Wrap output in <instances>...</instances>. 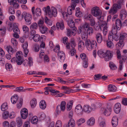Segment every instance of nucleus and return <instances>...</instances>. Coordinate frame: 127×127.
Listing matches in <instances>:
<instances>
[{
	"instance_id": "obj_1",
	"label": "nucleus",
	"mask_w": 127,
	"mask_h": 127,
	"mask_svg": "<svg viewBox=\"0 0 127 127\" xmlns=\"http://www.w3.org/2000/svg\"><path fill=\"white\" fill-rule=\"evenodd\" d=\"M43 10L44 12L47 16L49 18L56 17L57 14V11L54 7H51V8L49 6L43 7Z\"/></svg>"
},
{
	"instance_id": "obj_2",
	"label": "nucleus",
	"mask_w": 127,
	"mask_h": 127,
	"mask_svg": "<svg viewBox=\"0 0 127 127\" xmlns=\"http://www.w3.org/2000/svg\"><path fill=\"white\" fill-rule=\"evenodd\" d=\"M79 30L80 32H83L84 33L81 36L83 40L86 41V43L87 42V23L85 22L82 26H81L79 28Z\"/></svg>"
},
{
	"instance_id": "obj_3",
	"label": "nucleus",
	"mask_w": 127,
	"mask_h": 127,
	"mask_svg": "<svg viewBox=\"0 0 127 127\" xmlns=\"http://www.w3.org/2000/svg\"><path fill=\"white\" fill-rule=\"evenodd\" d=\"M127 38V34L126 33L121 32L120 34L119 40L117 44V46L123 47L124 45V40Z\"/></svg>"
},
{
	"instance_id": "obj_4",
	"label": "nucleus",
	"mask_w": 127,
	"mask_h": 127,
	"mask_svg": "<svg viewBox=\"0 0 127 127\" xmlns=\"http://www.w3.org/2000/svg\"><path fill=\"white\" fill-rule=\"evenodd\" d=\"M66 104L65 102L64 101H62L61 102L60 105H59L57 106L56 111L58 114L61 113V110L62 111H64L65 109Z\"/></svg>"
},
{
	"instance_id": "obj_5",
	"label": "nucleus",
	"mask_w": 127,
	"mask_h": 127,
	"mask_svg": "<svg viewBox=\"0 0 127 127\" xmlns=\"http://www.w3.org/2000/svg\"><path fill=\"white\" fill-rule=\"evenodd\" d=\"M91 10L92 14L94 16L97 17L101 15V11L98 7L95 6L93 7L91 9Z\"/></svg>"
},
{
	"instance_id": "obj_6",
	"label": "nucleus",
	"mask_w": 127,
	"mask_h": 127,
	"mask_svg": "<svg viewBox=\"0 0 127 127\" xmlns=\"http://www.w3.org/2000/svg\"><path fill=\"white\" fill-rule=\"evenodd\" d=\"M95 24V18L91 14L88 15V26L94 27Z\"/></svg>"
},
{
	"instance_id": "obj_7",
	"label": "nucleus",
	"mask_w": 127,
	"mask_h": 127,
	"mask_svg": "<svg viewBox=\"0 0 127 127\" xmlns=\"http://www.w3.org/2000/svg\"><path fill=\"white\" fill-rule=\"evenodd\" d=\"M23 14L24 19L27 24H30L31 23V20L32 19L31 14L26 12H24Z\"/></svg>"
},
{
	"instance_id": "obj_8",
	"label": "nucleus",
	"mask_w": 127,
	"mask_h": 127,
	"mask_svg": "<svg viewBox=\"0 0 127 127\" xmlns=\"http://www.w3.org/2000/svg\"><path fill=\"white\" fill-rule=\"evenodd\" d=\"M97 46V44L95 41L92 40L91 41L89 39H88V47L89 48V50H91L94 48H95Z\"/></svg>"
},
{
	"instance_id": "obj_9",
	"label": "nucleus",
	"mask_w": 127,
	"mask_h": 127,
	"mask_svg": "<svg viewBox=\"0 0 127 127\" xmlns=\"http://www.w3.org/2000/svg\"><path fill=\"white\" fill-rule=\"evenodd\" d=\"M61 89L64 91V93L67 94H69L71 92L73 93L76 92L80 90L79 89H77L76 90H70L69 88L65 86H62Z\"/></svg>"
},
{
	"instance_id": "obj_10",
	"label": "nucleus",
	"mask_w": 127,
	"mask_h": 127,
	"mask_svg": "<svg viewBox=\"0 0 127 127\" xmlns=\"http://www.w3.org/2000/svg\"><path fill=\"white\" fill-rule=\"evenodd\" d=\"M20 114L21 118L23 119H25L28 115V111L26 108L22 109L20 111Z\"/></svg>"
},
{
	"instance_id": "obj_11",
	"label": "nucleus",
	"mask_w": 127,
	"mask_h": 127,
	"mask_svg": "<svg viewBox=\"0 0 127 127\" xmlns=\"http://www.w3.org/2000/svg\"><path fill=\"white\" fill-rule=\"evenodd\" d=\"M112 111L111 108L109 107V108L106 109L103 107H102L101 108V111L103 113L104 115L106 116H108L111 114V112Z\"/></svg>"
},
{
	"instance_id": "obj_12",
	"label": "nucleus",
	"mask_w": 127,
	"mask_h": 127,
	"mask_svg": "<svg viewBox=\"0 0 127 127\" xmlns=\"http://www.w3.org/2000/svg\"><path fill=\"white\" fill-rule=\"evenodd\" d=\"M106 57L105 60L106 61H108L110 60L113 56V52L109 50H107L105 52Z\"/></svg>"
},
{
	"instance_id": "obj_13",
	"label": "nucleus",
	"mask_w": 127,
	"mask_h": 127,
	"mask_svg": "<svg viewBox=\"0 0 127 127\" xmlns=\"http://www.w3.org/2000/svg\"><path fill=\"white\" fill-rule=\"evenodd\" d=\"M58 57L60 59V61L61 62H63L65 60V55L63 51L58 52Z\"/></svg>"
},
{
	"instance_id": "obj_14",
	"label": "nucleus",
	"mask_w": 127,
	"mask_h": 127,
	"mask_svg": "<svg viewBox=\"0 0 127 127\" xmlns=\"http://www.w3.org/2000/svg\"><path fill=\"white\" fill-rule=\"evenodd\" d=\"M75 111L78 114L82 115L83 114V110L82 106L81 105L78 104L76 106Z\"/></svg>"
},
{
	"instance_id": "obj_15",
	"label": "nucleus",
	"mask_w": 127,
	"mask_h": 127,
	"mask_svg": "<svg viewBox=\"0 0 127 127\" xmlns=\"http://www.w3.org/2000/svg\"><path fill=\"white\" fill-rule=\"evenodd\" d=\"M28 45V43L27 41H25L23 45L24 53V56L25 57H27L29 52L27 48Z\"/></svg>"
},
{
	"instance_id": "obj_16",
	"label": "nucleus",
	"mask_w": 127,
	"mask_h": 127,
	"mask_svg": "<svg viewBox=\"0 0 127 127\" xmlns=\"http://www.w3.org/2000/svg\"><path fill=\"white\" fill-rule=\"evenodd\" d=\"M50 92L53 94V95H55V97H61L63 96L64 94L61 93L57 94L60 93V92L56 90H50Z\"/></svg>"
},
{
	"instance_id": "obj_17",
	"label": "nucleus",
	"mask_w": 127,
	"mask_h": 127,
	"mask_svg": "<svg viewBox=\"0 0 127 127\" xmlns=\"http://www.w3.org/2000/svg\"><path fill=\"white\" fill-rule=\"evenodd\" d=\"M127 12L126 9H123L120 11V18L122 19H124L127 16Z\"/></svg>"
},
{
	"instance_id": "obj_18",
	"label": "nucleus",
	"mask_w": 127,
	"mask_h": 127,
	"mask_svg": "<svg viewBox=\"0 0 127 127\" xmlns=\"http://www.w3.org/2000/svg\"><path fill=\"white\" fill-rule=\"evenodd\" d=\"M40 32L42 34H44L47 32L48 31V28L45 25L39 27Z\"/></svg>"
},
{
	"instance_id": "obj_19",
	"label": "nucleus",
	"mask_w": 127,
	"mask_h": 127,
	"mask_svg": "<svg viewBox=\"0 0 127 127\" xmlns=\"http://www.w3.org/2000/svg\"><path fill=\"white\" fill-rule=\"evenodd\" d=\"M85 45L84 43L82 41H80L78 44V49L80 51L83 50L85 48Z\"/></svg>"
},
{
	"instance_id": "obj_20",
	"label": "nucleus",
	"mask_w": 127,
	"mask_h": 127,
	"mask_svg": "<svg viewBox=\"0 0 127 127\" xmlns=\"http://www.w3.org/2000/svg\"><path fill=\"white\" fill-rule=\"evenodd\" d=\"M121 105L119 103H116L115 105L114 109L115 112L117 114L119 113L121 110Z\"/></svg>"
},
{
	"instance_id": "obj_21",
	"label": "nucleus",
	"mask_w": 127,
	"mask_h": 127,
	"mask_svg": "<svg viewBox=\"0 0 127 127\" xmlns=\"http://www.w3.org/2000/svg\"><path fill=\"white\" fill-rule=\"evenodd\" d=\"M115 5V4H114L112 8H111L109 11V13H111V15H113L115 14L117 12V9H120L119 8L118 6L116 7Z\"/></svg>"
},
{
	"instance_id": "obj_22",
	"label": "nucleus",
	"mask_w": 127,
	"mask_h": 127,
	"mask_svg": "<svg viewBox=\"0 0 127 127\" xmlns=\"http://www.w3.org/2000/svg\"><path fill=\"white\" fill-rule=\"evenodd\" d=\"M95 38L98 43H101L102 40V37L101 33H96L95 35Z\"/></svg>"
},
{
	"instance_id": "obj_23",
	"label": "nucleus",
	"mask_w": 127,
	"mask_h": 127,
	"mask_svg": "<svg viewBox=\"0 0 127 127\" xmlns=\"http://www.w3.org/2000/svg\"><path fill=\"white\" fill-rule=\"evenodd\" d=\"M71 17L70 18L69 21H67L68 22V25L70 28H74L75 23L73 20L74 18L73 17Z\"/></svg>"
},
{
	"instance_id": "obj_24",
	"label": "nucleus",
	"mask_w": 127,
	"mask_h": 127,
	"mask_svg": "<svg viewBox=\"0 0 127 127\" xmlns=\"http://www.w3.org/2000/svg\"><path fill=\"white\" fill-rule=\"evenodd\" d=\"M112 125L113 127H116L118 125V119L116 117H113L112 120Z\"/></svg>"
},
{
	"instance_id": "obj_25",
	"label": "nucleus",
	"mask_w": 127,
	"mask_h": 127,
	"mask_svg": "<svg viewBox=\"0 0 127 127\" xmlns=\"http://www.w3.org/2000/svg\"><path fill=\"white\" fill-rule=\"evenodd\" d=\"M62 13L63 17L64 20H66V21H69L70 17H69V16L68 15L67 13L66 12L62 11Z\"/></svg>"
},
{
	"instance_id": "obj_26",
	"label": "nucleus",
	"mask_w": 127,
	"mask_h": 127,
	"mask_svg": "<svg viewBox=\"0 0 127 127\" xmlns=\"http://www.w3.org/2000/svg\"><path fill=\"white\" fill-rule=\"evenodd\" d=\"M16 14L18 19L20 21L22 20L24 17V12L21 14V11L20 10H18L16 12Z\"/></svg>"
},
{
	"instance_id": "obj_27",
	"label": "nucleus",
	"mask_w": 127,
	"mask_h": 127,
	"mask_svg": "<svg viewBox=\"0 0 127 127\" xmlns=\"http://www.w3.org/2000/svg\"><path fill=\"white\" fill-rule=\"evenodd\" d=\"M56 26L58 29L60 28L61 30H63L64 28V24L62 21L60 22L57 23Z\"/></svg>"
},
{
	"instance_id": "obj_28",
	"label": "nucleus",
	"mask_w": 127,
	"mask_h": 127,
	"mask_svg": "<svg viewBox=\"0 0 127 127\" xmlns=\"http://www.w3.org/2000/svg\"><path fill=\"white\" fill-rule=\"evenodd\" d=\"M39 105L41 109L43 110L44 109L46 106L45 101L44 100H41L39 103Z\"/></svg>"
},
{
	"instance_id": "obj_29",
	"label": "nucleus",
	"mask_w": 127,
	"mask_h": 127,
	"mask_svg": "<svg viewBox=\"0 0 127 127\" xmlns=\"http://www.w3.org/2000/svg\"><path fill=\"white\" fill-rule=\"evenodd\" d=\"M75 15L78 17H81L83 16L82 13L80 11V8L79 7L77 8L76 9Z\"/></svg>"
},
{
	"instance_id": "obj_30",
	"label": "nucleus",
	"mask_w": 127,
	"mask_h": 127,
	"mask_svg": "<svg viewBox=\"0 0 127 127\" xmlns=\"http://www.w3.org/2000/svg\"><path fill=\"white\" fill-rule=\"evenodd\" d=\"M18 97L17 95H16L11 96V100L12 103L13 104H15L18 101Z\"/></svg>"
},
{
	"instance_id": "obj_31",
	"label": "nucleus",
	"mask_w": 127,
	"mask_h": 127,
	"mask_svg": "<svg viewBox=\"0 0 127 127\" xmlns=\"http://www.w3.org/2000/svg\"><path fill=\"white\" fill-rule=\"evenodd\" d=\"M116 27L118 30H119L121 28L122 24L121 20L119 19H118L116 20L115 22Z\"/></svg>"
},
{
	"instance_id": "obj_32",
	"label": "nucleus",
	"mask_w": 127,
	"mask_h": 127,
	"mask_svg": "<svg viewBox=\"0 0 127 127\" xmlns=\"http://www.w3.org/2000/svg\"><path fill=\"white\" fill-rule=\"evenodd\" d=\"M68 38L67 37H65L63 39V42L66 45V47L67 49H69L70 48L69 46L70 44L67 42Z\"/></svg>"
},
{
	"instance_id": "obj_33",
	"label": "nucleus",
	"mask_w": 127,
	"mask_h": 127,
	"mask_svg": "<svg viewBox=\"0 0 127 127\" xmlns=\"http://www.w3.org/2000/svg\"><path fill=\"white\" fill-rule=\"evenodd\" d=\"M75 125V122L73 119H71L69 120L68 124V127H74Z\"/></svg>"
},
{
	"instance_id": "obj_34",
	"label": "nucleus",
	"mask_w": 127,
	"mask_h": 127,
	"mask_svg": "<svg viewBox=\"0 0 127 127\" xmlns=\"http://www.w3.org/2000/svg\"><path fill=\"white\" fill-rule=\"evenodd\" d=\"M8 108L7 103L5 102L3 103L1 106V109L2 111H4L7 110Z\"/></svg>"
},
{
	"instance_id": "obj_35",
	"label": "nucleus",
	"mask_w": 127,
	"mask_h": 127,
	"mask_svg": "<svg viewBox=\"0 0 127 127\" xmlns=\"http://www.w3.org/2000/svg\"><path fill=\"white\" fill-rule=\"evenodd\" d=\"M104 24L103 26L104 27H103V34L105 35H106L107 32V27L106 26V23L105 22H102L101 24V26H102Z\"/></svg>"
},
{
	"instance_id": "obj_36",
	"label": "nucleus",
	"mask_w": 127,
	"mask_h": 127,
	"mask_svg": "<svg viewBox=\"0 0 127 127\" xmlns=\"http://www.w3.org/2000/svg\"><path fill=\"white\" fill-rule=\"evenodd\" d=\"M30 105L32 108H34L37 104V100L35 98H33L30 101Z\"/></svg>"
},
{
	"instance_id": "obj_37",
	"label": "nucleus",
	"mask_w": 127,
	"mask_h": 127,
	"mask_svg": "<svg viewBox=\"0 0 127 127\" xmlns=\"http://www.w3.org/2000/svg\"><path fill=\"white\" fill-rule=\"evenodd\" d=\"M124 2V0H118L117 2V4L114 3V4L116 7L118 6L119 8H121L122 7V5Z\"/></svg>"
},
{
	"instance_id": "obj_38",
	"label": "nucleus",
	"mask_w": 127,
	"mask_h": 127,
	"mask_svg": "<svg viewBox=\"0 0 127 127\" xmlns=\"http://www.w3.org/2000/svg\"><path fill=\"white\" fill-rule=\"evenodd\" d=\"M45 23L48 26H51L52 25V22L47 17L44 18Z\"/></svg>"
},
{
	"instance_id": "obj_39",
	"label": "nucleus",
	"mask_w": 127,
	"mask_h": 127,
	"mask_svg": "<svg viewBox=\"0 0 127 127\" xmlns=\"http://www.w3.org/2000/svg\"><path fill=\"white\" fill-rule=\"evenodd\" d=\"M97 54L101 58H105L106 57L105 53L102 50H99L97 52Z\"/></svg>"
},
{
	"instance_id": "obj_40",
	"label": "nucleus",
	"mask_w": 127,
	"mask_h": 127,
	"mask_svg": "<svg viewBox=\"0 0 127 127\" xmlns=\"http://www.w3.org/2000/svg\"><path fill=\"white\" fill-rule=\"evenodd\" d=\"M108 89L109 91L110 92H115L116 90V87L112 85H109Z\"/></svg>"
},
{
	"instance_id": "obj_41",
	"label": "nucleus",
	"mask_w": 127,
	"mask_h": 127,
	"mask_svg": "<svg viewBox=\"0 0 127 127\" xmlns=\"http://www.w3.org/2000/svg\"><path fill=\"white\" fill-rule=\"evenodd\" d=\"M31 37L33 39L34 41L36 42L40 40V35L37 34L33 35L32 37Z\"/></svg>"
},
{
	"instance_id": "obj_42",
	"label": "nucleus",
	"mask_w": 127,
	"mask_h": 127,
	"mask_svg": "<svg viewBox=\"0 0 127 127\" xmlns=\"http://www.w3.org/2000/svg\"><path fill=\"white\" fill-rule=\"evenodd\" d=\"M73 104L72 101H70L68 102L66 105V109L67 110L69 111L72 108Z\"/></svg>"
},
{
	"instance_id": "obj_43",
	"label": "nucleus",
	"mask_w": 127,
	"mask_h": 127,
	"mask_svg": "<svg viewBox=\"0 0 127 127\" xmlns=\"http://www.w3.org/2000/svg\"><path fill=\"white\" fill-rule=\"evenodd\" d=\"M73 8V7L70 6L68 7L67 9V14L69 16V17H70L71 18V17L72 16H70V15H71L72 13V10H74L75 9L74 8V9Z\"/></svg>"
},
{
	"instance_id": "obj_44",
	"label": "nucleus",
	"mask_w": 127,
	"mask_h": 127,
	"mask_svg": "<svg viewBox=\"0 0 127 127\" xmlns=\"http://www.w3.org/2000/svg\"><path fill=\"white\" fill-rule=\"evenodd\" d=\"M78 0H71V6L73 7V8H75L77 4L79 3Z\"/></svg>"
},
{
	"instance_id": "obj_45",
	"label": "nucleus",
	"mask_w": 127,
	"mask_h": 127,
	"mask_svg": "<svg viewBox=\"0 0 127 127\" xmlns=\"http://www.w3.org/2000/svg\"><path fill=\"white\" fill-rule=\"evenodd\" d=\"M16 122L17 124L18 127L21 126L22 124V119L20 117H18L16 119Z\"/></svg>"
},
{
	"instance_id": "obj_46",
	"label": "nucleus",
	"mask_w": 127,
	"mask_h": 127,
	"mask_svg": "<svg viewBox=\"0 0 127 127\" xmlns=\"http://www.w3.org/2000/svg\"><path fill=\"white\" fill-rule=\"evenodd\" d=\"M6 50L9 54H12L13 53L14 51L12 47L10 46H7L6 48Z\"/></svg>"
},
{
	"instance_id": "obj_47",
	"label": "nucleus",
	"mask_w": 127,
	"mask_h": 127,
	"mask_svg": "<svg viewBox=\"0 0 127 127\" xmlns=\"http://www.w3.org/2000/svg\"><path fill=\"white\" fill-rule=\"evenodd\" d=\"M5 68L7 71H11L13 69L11 64L9 63H7L5 64Z\"/></svg>"
},
{
	"instance_id": "obj_48",
	"label": "nucleus",
	"mask_w": 127,
	"mask_h": 127,
	"mask_svg": "<svg viewBox=\"0 0 127 127\" xmlns=\"http://www.w3.org/2000/svg\"><path fill=\"white\" fill-rule=\"evenodd\" d=\"M38 120L37 117L36 116H34L32 118L31 122L32 124H36L37 123Z\"/></svg>"
},
{
	"instance_id": "obj_49",
	"label": "nucleus",
	"mask_w": 127,
	"mask_h": 127,
	"mask_svg": "<svg viewBox=\"0 0 127 127\" xmlns=\"http://www.w3.org/2000/svg\"><path fill=\"white\" fill-rule=\"evenodd\" d=\"M2 115L3 119H6L9 117V112L7 111H5L3 112Z\"/></svg>"
},
{
	"instance_id": "obj_50",
	"label": "nucleus",
	"mask_w": 127,
	"mask_h": 127,
	"mask_svg": "<svg viewBox=\"0 0 127 127\" xmlns=\"http://www.w3.org/2000/svg\"><path fill=\"white\" fill-rule=\"evenodd\" d=\"M11 42L13 45L15 46H17L18 44V42L16 38H13L11 39Z\"/></svg>"
},
{
	"instance_id": "obj_51",
	"label": "nucleus",
	"mask_w": 127,
	"mask_h": 127,
	"mask_svg": "<svg viewBox=\"0 0 127 127\" xmlns=\"http://www.w3.org/2000/svg\"><path fill=\"white\" fill-rule=\"evenodd\" d=\"M30 28L32 30L37 29L38 28L37 24L35 22L32 23L30 26Z\"/></svg>"
},
{
	"instance_id": "obj_52",
	"label": "nucleus",
	"mask_w": 127,
	"mask_h": 127,
	"mask_svg": "<svg viewBox=\"0 0 127 127\" xmlns=\"http://www.w3.org/2000/svg\"><path fill=\"white\" fill-rule=\"evenodd\" d=\"M117 28L115 26V25H113L112 30V33L113 35L117 33Z\"/></svg>"
},
{
	"instance_id": "obj_53",
	"label": "nucleus",
	"mask_w": 127,
	"mask_h": 127,
	"mask_svg": "<svg viewBox=\"0 0 127 127\" xmlns=\"http://www.w3.org/2000/svg\"><path fill=\"white\" fill-rule=\"evenodd\" d=\"M95 123V120L93 118H91L89 121H88V124L90 126H91L94 124Z\"/></svg>"
},
{
	"instance_id": "obj_54",
	"label": "nucleus",
	"mask_w": 127,
	"mask_h": 127,
	"mask_svg": "<svg viewBox=\"0 0 127 127\" xmlns=\"http://www.w3.org/2000/svg\"><path fill=\"white\" fill-rule=\"evenodd\" d=\"M80 57L83 61L87 60V55L84 53H81L80 55Z\"/></svg>"
},
{
	"instance_id": "obj_55",
	"label": "nucleus",
	"mask_w": 127,
	"mask_h": 127,
	"mask_svg": "<svg viewBox=\"0 0 127 127\" xmlns=\"http://www.w3.org/2000/svg\"><path fill=\"white\" fill-rule=\"evenodd\" d=\"M71 50L69 52V54L71 55V56L74 55L76 53V50L75 48H71L70 47V48Z\"/></svg>"
},
{
	"instance_id": "obj_56",
	"label": "nucleus",
	"mask_w": 127,
	"mask_h": 127,
	"mask_svg": "<svg viewBox=\"0 0 127 127\" xmlns=\"http://www.w3.org/2000/svg\"><path fill=\"white\" fill-rule=\"evenodd\" d=\"M35 13L37 16H40L41 14V9L37 8L35 9Z\"/></svg>"
},
{
	"instance_id": "obj_57",
	"label": "nucleus",
	"mask_w": 127,
	"mask_h": 127,
	"mask_svg": "<svg viewBox=\"0 0 127 127\" xmlns=\"http://www.w3.org/2000/svg\"><path fill=\"white\" fill-rule=\"evenodd\" d=\"M106 45L107 47L111 48H112L114 46V44L112 41H107Z\"/></svg>"
},
{
	"instance_id": "obj_58",
	"label": "nucleus",
	"mask_w": 127,
	"mask_h": 127,
	"mask_svg": "<svg viewBox=\"0 0 127 127\" xmlns=\"http://www.w3.org/2000/svg\"><path fill=\"white\" fill-rule=\"evenodd\" d=\"M23 103V99L21 98L18 101L17 107L18 108H20L22 105Z\"/></svg>"
},
{
	"instance_id": "obj_59",
	"label": "nucleus",
	"mask_w": 127,
	"mask_h": 127,
	"mask_svg": "<svg viewBox=\"0 0 127 127\" xmlns=\"http://www.w3.org/2000/svg\"><path fill=\"white\" fill-rule=\"evenodd\" d=\"M62 123L60 120H57L56 123L55 127H62Z\"/></svg>"
},
{
	"instance_id": "obj_60",
	"label": "nucleus",
	"mask_w": 127,
	"mask_h": 127,
	"mask_svg": "<svg viewBox=\"0 0 127 127\" xmlns=\"http://www.w3.org/2000/svg\"><path fill=\"white\" fill-rule=\"evenodd\" d=\"M85 122V120L83 118L78 120L77 122V124L78 126H80Z\"/></svg>"
},
{
	"instance_id": "obj_61",
	"label": "nucleus",
	"mask_w": 127,
	"mask_h": 127,
	"mask_svg": "<svg viewBox=\"0 0 127 127\" xmlns=\"http://www.w3.org/2000/svg\"><path fill=\"white\" fill-rule=\"evenodd\" d=\"M76 45V43L74 39H72L70 41L71 48H74Z\"/></svg>"
},
{
	"instance_id": "obj_62",
	"label": "nucleus",
	"mask_w": 127,
	"mask_h": 127,
	"mask_svg": "<svg viewBox=\"0 0 127 127\" xmlns=\"http://www.w3.org/2000/svg\"><path fill=\"white\" fill-rule=\"evenodd\" d=\"M16 2V0H14L12 3V4H10L13 5L14 7L15 8H18L19 7V4Z\"/></svg>"
},
{
	"instance_id": "obj_63",
	"label": "nucleus",
	"mask_w": 127,
	"mask_h": 127,
	"mask_svg": "<svg viewBox=\"0 0 127 127\" xmlns=\"http://www.w3.org/2000/svg\"><path fill=\"white\" fill-rule=\"evenodd\" d=\"M109 66L112 70H115L117 68V67L115 64L112 62H110Z\"/></svg>"
},
{
	"instance_id": "obj_64",
	"label": "nucleus",
	"mask_w": 127,
	"mask_h": 127,
	"mask_svg": "<svg viewBox=\"0 0 127 127\" xmlns=\"http://www.w3.org/2000/svg\"><path fill=\"white\" fill-rule=\"evenodd\" d=\"M2 125L3 127H9L10 124L8 121H6L3 122Z\"/></svg>"
}]
</instances>
